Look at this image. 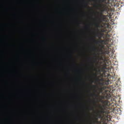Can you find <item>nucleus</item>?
I'll return each mask as SVG.
<instances>
[{
	"mask_svg": "<svg viewBox=\"0 0 124 124\" xmlns=\"http://www.w3.org/2000/svg\"><path fill=\"white\" fill-rule=\"evenodd\" d=\"M99 10L100 12L98 13L99 14V22L102 23V22L107 21V17L105 15H103V13L105 12H108V7L105 4H103V3H106L107 0H99Z\"/></svg>",
	"mask_w": 124,
	"mask_h": 124,
	"instance_id": "f257e3e1",
	"label": "nucleus"
},
{
	"mask_svg": "<svg viewBox=\"0 0 124 124\" xmlns=\"http://www.w3.org/2000/svg\"><path fill=\"white\" fill-rule=\"evenodd\" d=\"M107 102H106V104H103V106H101V104H99V109L96 116L99 119H103L104 114H108V111L106 109V105H107Z\"/></svg>",
	"mask_w": 124,
	"mask_h": 124,
	"instance_id": "f03ea898",
	"label": "nucleus"
},
{
	"mask_svg": "<svg viewBox=\"0 0 124 124\" xmlns=\"http://www.w3.org/2000/svg\"><path fill=\"white\" fill-rule=\"evenodd\" d=\"M93 40H94L95 44H100L99 45V46H100V48H98L97 47H95V51L97 52L98 54H100V52H102V49L105 47L104 45L106 44L105 40L104 39H96V38H93Z\"/></svg>",
	"mask_w": 124,
	"mask_h": 124,
	"instance_id": "7ed1b4c3",
	"label": "nucleus"
},
{
	"mask_svg": "<svg viewBox=\"0 0 124 124\" xmlns=\"http://www.w3.org/2000/svg\"><path fill=\"white\" fill-rule=\"evenodd\" d=\"M95 87H97V90H94V92L97 93V94H94V95L100 97L101 99H105V96H104V95H100V94L102 93L103 89H104V88L102 87L99 88L97 85L95 86Z\"/></svg>",
	"mask_w": 124,
	"mask_h": 124,
	"instance_id": "20e7f679",
	"label": "nucleus"
},
{
	"mask_svg": "<svg viewBox=\"0 0 124 124\" xmlns=\"http://www.w3.org/2000/svg\"><path fill=\"white\" fill-rule=\"evenodd\" d=\"M106 66H107V64H106V63H105L104 66L102 67V68L98 69V72H96V74L94 76V77L97 78V75H99V72L101 73V71H103L104 70H105V68H106Z\"/></svg>",
	"mask_w": 124,
	"mask_h": 124,
	"instance_id": "39448f33",
	"label": "nucleus"
},
{
	"mask_svg": "<svg viewBox=\"0 0 124 124\" xmlns=\"http://www.w3.org/2000/svg\"><path fill=\"white\" fill-rule=\"evenodd\" d=\"M94 123H96V124H100L99 123V122H98V119H96L95 122H94Z\"/></svg>",
	"mask_w": 124,
	"mask_h": 124,
	"instance_id": "423d86ee",
	"label": "nucleus"
},
{
	"mask_svg": "<svg viewBox=\"0 0 124 124\" xmlns=\"http://www.w3.org/2000/svg\"><path fill=\"white\" fill-rule=\"evenodd\" d=\"M96 27L97 28L101 27V25L99 24H96Z\"/></svg>",
	"mask_w": 124,
	"mask_h": 124,
	"instance_id": "0eeeda50",
	"label": "nucleus"
},
{
	"mask_svg": "<svg viewBox=\"0 0 124 124\" xmlns=\"http://www.w3.org/2000/svg\"><path fill=\"white\" fill-rule=\"evenodd\" d=\"M110 26H111V25H109V24H108L107 25V28H110Z\"/></svg>",
	"mask_w": 124,
	"mask_h": 124,
	"instance_id": "6e6552de",
	"label": "nucleus"
},
{
	"mask_svg": "<svg viewBox=\"0 0 124 124\" xmlns=\"http://www.w3.org/2000/svg\"><path fill=\"white\" fill-rule=\"evenodd\" d=\"M109 82V79H108V80L107 83H106V85H108Z\"/></svg>",
	"mask_w": 124,
	"mask_h": 124,
	"instance_id": "1a4fd4ad",
	"label": "nucleus"
},
{
	"mask_svg": "<svg viewBox=\"0 0 124 124\" xmlns=\"http://www.w3.org/2000/svg\"><path fill=\"white\" fill-rule=\"evenodd\" d=\"M85 6H87V7H88V8H89V5H88V4H85Z\"/></svg>",
	"mask_w": 124,
	"mask_h": 124,
	"instance_id": "9d476101",
	"label": "nucleus"
},
{
	"mask_svg": "<svg viewBox=\"0 0 124 124\" xmlns=\"http://www.w3.org/2000/svg\"><path fill=\"white\" fill-rule=\"evenodd\" d=\"M101 60H104L103 58H100Z\"/></svg>",
	"mask_w": 124,
	"mask_h": 124,
	"instance_id": "9b49d317",
	"label": "nucleus"
},
{
	"mask_svg": "<svg viewBox=\"0 0 124 124\" xmlns=\"http://www.w3.org/2000/svg\"><path fill=\"white\" fill-rule=\"evenodd\" d=\"M85 28H88V27L87 26H85Z\"/></svg>",
	"mask_w": 124,
	"mask_h": 124,
	"instance_id": "f8f14e48",
	"label": "nucleus"
},
{
	"mask_svg": "<svg viewBox=\"0 0 124 124\" xmlns=\"http://www.w3.org/2000/svg\"><path fill=\"white\" fill-rule=\"evenodd\" d=\"M95 71H97V69H94Z\"/></svg>",
	"mask_w": 124,
	"mask_h": 124,
	"instance_id": "ddd939ff",
	"label": "nucleus"
},
{
	"mask_svg": "<svg viewBox=\"0 0 124 124\" xmlns=\"http://www.w3.org/2000/svg\"><path fill=\"white\" fill-rule=\"evenodd\" d=\"M95 61H97V60H96V59H95Z\"/></svg>",
	"mask_w": 124,
	"mask_h": 124,
	"instance_id": "4468645a",
	"label": "nucleus"
},
{
	"mask_svg": "<svg viewBox=\"0 0 124 124\" xmlns=\"http://www.w3.org/2000/svg\"><path fill=\"white\" fill-rule=\"evenodd\" d=\"M96 79H97V80H98V78H96Z\"/></svg>",
	"mask_w": 124,
	"mask_h": 124,
	"instance_id": "2eb2a0df",
	"label": "nucleus"
},
{
	"mask_svg": "<svg viewBox=\"0 0 124 124\" xmlns=\"http://www.w3.org/2000/svg\"><path fill=\"white\" fill-rule=\"evenodd\" d=\"M100 34L101 35V33H100Z\"/></svg>",
	"mask_w": 124,
	"mask_h": 124,
	"instance_id": "dca6fc26",
	"label": "nucleus"
},
{
	"mask_svg": "<svg viewBox=\"0 0 124 124\" xmlns=\"http://www.w3.org/2000/svg\"><path fill=\"white\" fill-rule=\"evenodd\" d=\"M101 38V36H100V38Z\"/></svg>",
	"mask_w": 124,
	"mask_h": 124,
	"instance_id": "f3484780",
	"label": "nucleus"
},
{
	"mask_svg": "<svg viewBox=\"0 0 124 124\" xmlns=\"http://www.w3.org/2000/svg\"><path fill=\"white\" fill-rule=\"evenodd\" d=\"M104 60H105V61H106V59H104Z\"/></svg>",
	"mask_w": 124,
	"mask_h": 124,
	"instance_id": "a211bd4d",
	"label": "nucleus"
},
{
	"mask_svg": "<svg viewBox=\"0 0 124 124\" xmlns=\"http://www.w3.org/2000/svg\"><path fill=\"white\" fill-rule=\"evenodd\" d=\"M92 109H93V108H91Z\"/></svg>",
	"mask_w": 124,
	"mask_h": 124,
	"instance_id": "6ab92c4d",
	"label": "nucleus"
}]
</instances>
